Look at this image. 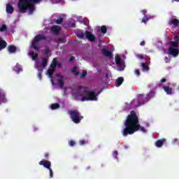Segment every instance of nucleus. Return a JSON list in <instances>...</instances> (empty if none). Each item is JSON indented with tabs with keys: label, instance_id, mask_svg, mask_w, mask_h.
Masks as SVG:
<instances>
[{
	"label": "nucleus",
	"instance_id": "nucleus-1",
	"mask_svg": "<svg viewBox=\"0 0 179 179\" xmlns=\"http://www.w3.org/2000/svg\"><path fill=\"white\" fill-rule=\"evenodd\" d=\"M125 128L122 131L123 136H128V135H133L135 132L138 131H141L142 132H146L145 127H141L139 124V118L136 115L135 110H131L130 114L127 116V120L124 122Z\"/></svg>",
	"mask_w": 179,
	"mask_h": 179
},
{
	"label": "nucleus",
	"instance_id": "nucleus-2",
	"mask_svg": "<svg viewBox=\"0 0 179 179\" xmlns=\"http://www.w3.org/2000/svg\"><path fill=\"white\" fill-rule=\"evenodd\" d=\"M42 0H19L17 3V8L20 13H26L29 5L31 3H40Z\"/></svg>",
	"mask_w": 179,
	"mask_h": 179
},
{
	"label": "nucleus",
	"instance_id": "nucleus-3",
	"mask_svg": "<svg viewBox=\"0 0 179 179\" xmlns=\"http://www.w3.org/2000/svg\"><path fill=\"white\" fill-rule=\"evenodd\" d=\"M80 96L81 101H97V95L94 91H87L85 88Z\"/></svg>",
	"mask_w": 179,
	"mask_h": 179
},
{
	"label": "nucleus",
	"instance_id": "nucleus-4",
	"mask_svg": "<svg viewBox=\"0 0 179 179\" xmlns=\"http://www.w3.org/2000/svg\"><path fill=\"white\" fill-rule=\"evenodd\" d=\"M178 36H177V40L171 42V47H169L168 50L169 55H172V57H178Z\"/></svg>",
	"mask_w": 179,
	"mask_h": 179
},
{
	"label": "nucleus",
	"instance_id": "nucleus-5",
	"mask_svg": "<svg viewBox=\"0 0 179 179\" xmlns=\"http://www.w3.org/2000/svg\"><path fill=\"white\" fill-rule=\"evenodd\" d=\"M68 114H69L71 119L74 124H79L80 121L83 120V116H82L80 113L76 110H69Z\"/></svg>",
	"mask_w": 179,
	"mask_h": 179
},
{
	"label": "nucleus",
	"instance_id": "nucleus-6",
	"mask_svg": "<svg viewBox=\"0 0 179 179\" xmlns=\"http://www.w3.org/2000/svg\"><path fill=\"white\" fill-rule=\"evenodd\" d=\"M43 40H47V37L43 34L36 35L32 41V48L34 50H38V42Z\"/></svg>",
	"mask_w": 179,
	"mask_h": 179
},
{
	"label": "nucleus",
	"instance_id": "nucleus-7",
	"mask_svg": "<svg viewBox=\"0 0 179 179\" xmlns=\"http://www.w3.org/2000/svg\"><path fill=\"white\" fill-rule=\"evenodd\" d=\"M148 99L147 98L144 97L143 95L141 94L138 97V100H133L131 101V104H134V107L136 108V107H139V106H142V104H145L147 103Z\"/></svg>",
	"mask_w": 179,
	"mask_h": 179
},
{
	"label": "nucleus",
	"instance_id": "nucleus-8",
	"mask_svg": "<svg viewBox=\"0 0 179 179\" xmlns=\"http://www.w3.org/2000/svg\"><path fill=\"white\" fill-rule=\"evenodd\" d=\"M8 101L6 100V94L0 88V104H5Z\"/></svg>",
	"mask_w": 179,
	"mask_h": 179
},
{
	"label": "nucleus",
	"instance_id": "nucleus-9",
	"mask_svg": "<svg viewBox=\"0 0 179 179\" xmlns=\"http://www.w3.org/2000/svg\"><path fill=\"white\" fill-rule=\"evenodd\" d=\"M85 38H87L91 42L96 41V36L89 31H85Z\"/></svg>",
	"mask_w": 179,
	"mask_h": 179
},
{
	"label": "nucleus",
	"instance_id": "nucleus-10",
	"mask_svg": "<svg viewBox=\"0 0 179 179\" xmlns=\"http://www.w3.org/2000/svg\"><path fill=\"white\" fill-rule=\"evenodd\" d=\"M40 166H43L45 169H51V162L48 160L43 159L39 162Z\"/></svg>",
	"mask_w": 179,
	"mask_h": 179
},
{
	"label": "nucleus",
	"instance_id": "nucleus-11",
	"mask_svg": "<svg viewBox=\"0 0 179 179\" xmlns=\"http://www.w3.org/2000/svg\"><path fill=\"white\" fill-rule=\"evenodd\" d=\"M162 89L164 90V92H165V93H166V94H169V96H173V92L172 87L165 85V86L162 87Z\"/></svg>",
	"mask_w": 179,
	"mask_h": 179
},
{
	"label": "nucleus",
	"instance_id": "nucleus-12",
	"mask_svg": "<svg viewBox=\"0 0 179 179\" xmlns=\"http://www.w3.org/2000/svg\"><path fill=\"white\" fill-rule=\"evenodd\" d=\"M101 52L106 58H113V52L108 51L107 49H101Z\"/></svg>",
	"mask_w": 179,
	"mask_h": 179
},
{
	"label": "nucleus",
	"instance_id": "nucleus-13",
	"mask_svg": "<svg viewBox=\"0 0 179 179\" xmlns=\"http://www.w3.org/2000/svg\"><path fill=\"white\" fill-rule=\"evenodd\" d=\"M51 31H52L53 33H55V34H56L57 36H58V34H59V32L61 31V27L58 26V25H53L51 28H50Z\"/></svg>",
	"mask_w": 179,
	"mask_h": 179
},
{
	"label": "nucleus",
	"instance_id": "nucleus-14",
	"mask_svg": "<svg viewBox=\"0 0 179 179\" xmlns=\"http://www.w3.org/2000/svg\"><path fill=\"white\" fill-rule=\"evenodd\" d=\"M6 13H8L9 15H12L13 12L15 11V8H13V6H12L10 3L6 4Z\"/></svg>",
	"mask_w": 179,
	"mask_h": 179
},
{
	"label": "nucleus",
	"instance_id": "nucleus-15",
	"mask_svg": "<svg viewBox=\"0 0 179 179\" xmlns=\"http://www.w3.org/2000/svg\"><path fill=\"white\" fill-rule=\"evenodd\" d=\"M165 143H166V138H162L155 141V145L156 148H162V146H163V145H164Z\"/></svg>",
	"mask_w": 179,
	"mask_h": 179
},
{
	"label": "nucleus",
	"instance_id": "nucleus-16",
	"mask_svg": "<svg viewBox=\"0 0 179 179\" xmlns=\"http://www.w3.org/2000/svg\"><path fill=\"white\" fill-rule=\"evenodd\" d=\"M115 62L117 66H124V61L119 55L115 56Z\"/></svg>",
	"mask_w": 179,
	"mask_h": 179
},
{
	"label": "nucleus",
	"instance_id": "nucleus-17",
	"mask_svg": "<svg viewBox=\"0 0 179 179\" xmlns=\"http://www.w3.org/2000/svg\"><path fill=\"white\" fill-rule=\"evenodd\" d=\"M7 50L9 52V54H15V52L17 51V48H16V46L15 45H10L8 46Z\"/></svg>",
	"mask_w": 179,
	"mask_h": 179
},
{
	"label": "nucleus",
	"instance_id": "nucleus-18",
	"mask_svg": "<svg viewBox=\"0 0 179 179\" xmlns=\"http://www.w3.org/2000/svg\"><path fill=\"white\" fill-rule=\"evenodd\" d=\"M169 24L171 26V24H173V26H175V27H178L179 20L176 18H172L171 20H169Z\"/></svg>",
	"mask_w": 179,
	"mask_h": 179
},
{
	"label": "nucleus",
	"instance_id": "nucleus-19",
	"mask_svg": "<svg viewBox=\"0 0 179 179\" xmlns=\"http://www.w3.org/2000/svg\"><path fill=\"white\" fill-rule=\"evenodd\" d=\"M8 45L6 41L1 38H0V51L5 50V48Z\"/></svg>",
	"mask_w": 179,
	"mask_h": 179
},
{
	"label": "nucleus",
	"instance_id": "nucleus-20",
	"mask_svg": "<svg viewBox=\"0 0 179 179\" xmlns=\"http://www.w3.org/2000/svg\"><path fill=\"white\" fill-rule=\"evenodd\" d=\"M124 83V78L123 77H119L116 81H115V86L116 87H120Z\"/></svg>",
	"mask_w": 179,
	"mask_h": 179
},
{
	"label": "nucleus",
	"instance_id": "nucleus-21",
	"mask_svg": "<svg viewBox=\"0 0 179 179\" xmlns=\"http://www.w3.org/2000/svg\"><path fill=\"white\" fill-rule=\"evenodd\" d=\"M156 93L153 91H150L148 94L146 95V99H148V101L150 100V99H153L155 97Z\"/></svg>",
	"mask_w": 179,
	"mask_h": 179
},
{
	"label": "nucleus",
	"instance_id": "nucleus-22",
	"mask_svg": "<svg viewBox=\"0 0 179 179\" xmlns=\"http://www.w3.org/2000/svg\"><path fill=\"white\" fill-rule=\"evenodd\" d=\"M36 8L33 5V3H31L28 6L27 10H29V15H32L33 12H34Z\"/></svg>",
	"mask_w": 179,
	"mask_h": 179
},
{
	"label": "nucleus",
	"instance_id": "nucleus-23",
	"mask_svg": "<svg viewBox=\"0 0 179 179\" xmlns=\"http://www.w3.org/2000/svg\"><path fill=\"white\" fill-rule=\"evenodd\" d=\"M29 55H31V56L32 57V59L34 61H36V59H37V58L38 57V53H37V52L34 53V52H31L29 53Z\"/></svg>",
	"mask_w": 179,
	"mask_h": 179
},
{
	"label": "nucleus",
	"instance_id": "nucleus-24",
	"mask_svg": "<svg viewBox=\"0 0 179 179\" xmlns=\"http://www.w3.org/2000/svg\"><path fill=\"white\" fill-rule=\"evenodd\" d=\"M60 106H59V103H52L50 105V108L52 110H57L58 108H59Z\"/></svg>",
	"mask_w": 179,
	"mask_h": 179
},
{
	"label": "nucleus",
	"instance_id": "nucleus-25",
	"mask_svg": "<svg viewBox=\"0 0 179 179\" xmlns=\"http://www.w3.org/2000/svg\"><path fill=\"white\" fill-rule=\"evenodd\" d=\"M149 19H150L149 17V16L144 15L143 17L142 18L141 23H144L145 24H146V23H148Z\"/></svg>",
	"mask_w": 179,
	"mask_h": 179
},
{
	"label": "nucleus",
	"instance_id": "nucleus-26",
	"mask_svg": "<svg viewBox=\"0 0 179 179\" xmlns=\"http://www.w3.org/2000/svg\"><path fill=\"white\" fill-rule=\"evenodd\" d=\"M101 33H102V34H106V33H107V27H106V25H103L101 27Z\"/></svg>",
	"mask_w": 179,
	"mask_h": 179
},
{
	"label": "nucleus",
	"instance_id": "nucleus-27",
	"mask_svg": "<svg viewBox=\"0 0 179 179\" xmlns=\"http://www.w3.org/2000/svg\"><path fill=\"white\" fill-rule=\"evenodd\" d=\"M78 37L79 38H86V32L85 33H83V32H80L77 34Z\"/></svg>",
	"mask_w": 179,
	"mask_h": 179
},
{
	"label": "nucleus",
	"instance_id": "nucleus-28",
	"mask_svg": "<svg viewBox=\"0 0 179 179\" xmlns=\"http://www.w3.org/2000/svg\"><path fill=\"white\" fill-rule=\"evenodd\" d=\"M141 66L143 68V71H149V66L146 65V64L141 63Z\"/></svg>",
	"mask_w": 179,
	"mask_h": 179
},
{
	"label": "nucleus",
	"instance_id": "nucleus-29",
	"mask_svg": "<svg viewBox=\"0 0 179 179\" xmlns=\"http://www.w3.org/2000/svg\"><path fill=\"white\" fill-rule=\"evenodd\" d=\"M54 72H55V71L54 70H52L51 69H49L48 70V74L50 78H52V76L54 75Z\"/></svg>",
	"mask_w": 179,
	"mask_h": 179
},
{
	"label": "nucleus",
	"instance_id": "nucleus-30",
	"mask_svg": "<svg viewBox=\"0 0 179 179\" xmlns=\"http://www.w3.org/2000/svg\"><path fill=\"white\" fill-rule=\"evenodd\" d=\"M48 64V61L47 59H43L42 60V62H41V66L43 67V68H45V66H47V64Z\"/></svg>",
	"mask_w": 179,
	"mask_h": 179
},
{
	"label": "nucleus",
	"instance_id": "nucleus-31",
	"mask_svg": "<svg viewBox=\"0 0 179 179\" xmlns=\"http://www.w3.org/2000/svg\"><path fill=\"white\" fill-rule=\"evenodd\" d=\"M69 146L73 148V146H75L76 145V142H75V141H73V140H70L69 141Z\"/></svg>",
	"mask_w": 179,
	"mask_h": 179
},
{
	"label": "nucleus",
	"instance_id": "nucleus-32",
	"mask_svg": "<svg viewBox=\"0 0 179 179\" xmlns=\"http://www.w3.org/2000/svg\"><path fill=\"white\" fill-rule=\"evenodd\" d=\"M62 22H64V17H60L58 20H55V23L57 24H61V23H62Z\"/></svg>",
	"mask_w": 179,
	"mask_h": 179
},
{
	"label": "nucleus",
	"instance_id": "nucleus-33",
	"mask_svg": "<svg viewBox=\"0 0 179 179\" xmlns=\"http://www.w3.org/2000/svg\"><path fill=\"white\" fill-rule=\"evenodd\" d=\"M71 72H73V73H74L76 76H78V75H79V71H78V70L75 67L72 69Z\"/></svg>",
	"mask_w": 179,
	"mask_h": 179
},
{
	"label": "nucleus",
	"instance_id": "nucleus-34",
	"mask_svg": "<svg viewBox=\"0 0 179 179\" xmlns=\"http://www.w3.org/2000/svg\"><path fill=\"white\" fill-rule=\"evenodd\" d=\"M58 85H59V87H64V80H62V79L59 80Z\"/></svg>",
	"mask_w": 179,
	"mask_h": 179
},
{
	"label": "nucleus",
	"instance_id": "nucleus-35",
	"mask_svg": "<svg viewBox=\"0 0 179 179\" xmlns=\"http://www.w3.org/2000/svg\"><path fill=\"white\" fill-rule=\"evenodd\" d=\"M8 27H6V24H3L1 27L0 28V31H6L7 30Z\"/></svg>",
	"mask_w": 179,
	"mask_h": 179
},
{
	"label": "nucleus",
	"instance_id": "nucleus-36",
	"mask_svg": "<svg viewBox=\"0 0 179 179\" xmlns=\"http://www.w3.org/2000/svg\"><path fill=\"white\" fill-rule=\"evenodd\" d=\"M58 41L59 43H62V44H65V43H66V40L65 39V38H59Z\"/></svg>",
	"mask_w": 179,
	"mask_h": 179
},
{
	"label": "nucleus",
	"instance_id": "nucleus-37",
	"mask_svg": "<svg viewBox=\"0 0 179 179\" xmlns=\"http://www.w3.org/2000/svg\"><path fill=\"white\" fill-rule=\"evenodd\" d=\"M113 156L115 159H118V151L115 150L113 152Z\"/></svg>",
	"mask_w": 179,
	"mask_h": 179
},
{
	"label": "nucleus",
	"instance_id": "nucleus-38",
	"mask_svg": "<svg viewBox=\"0 0 179 179\" xmlns=\"http://www.w3.org/2000/svg\"><path fill=\"white\" fill-rule=\"evenodd\" d=\"M87 75V71H83V73L80 76V78L83 79V78H86Z\"/></svg>",
	"mask_w": 179,
	"mask_h": 179
},
{
	"label": "nucleus",
	"instance_id": "nucleus-39",
	"mask_svg": "<svg viewBox=\"0 0 179 179\" xmlns=\"http://www.w3.org/2000/svg\"><path fill=\"white\" fill-rule=\"evenodd\" d=\"M49 170V173H50V178H52V177H54V172L52 171V169L51 168H50Z\"/></svg>",
	"mask_w": 179,
	"mask_h": 179
},
{
	"label": "nucleus",
	"instance_id": "nucleus-40",
	"mask_svg": "<svg viewBox=\"0 0 179 179\" xmlns=\"http://www.w3.org/2000/svg\"><path fill=\"white\" fill-rule=\"evenodd\" d=\"M55 68H57V65L56 64H50V69H52V71H55Z\"/></svg>",
	"mask_w": 179,
	"mask_h": 179
},
{
	"label": "nucleus",
	"instance_id": "nucleus-41",
	"mask_svg": "<svg viewBox=\"0 0 179 179\" xmlns=\"http://www.w3.org/2000/svg\"><path fill=\"white\" fill-rule=\"evenodd\" d=\"M42 76H43V71H41V72H39V73H38V79H39L40 80H41Z\"/></svg>",
	"mask_w": 179,
	"mask_h": 179
},
{
	"label": "nucleus",
	"instance_id": "nucleus-42",
	"mask_svg": "<svg viewBox=\"0 0 179 179\" xmlns=\"http://www.w3.org/2000/svg\"><path fill=\"white\" fill-rule=\"evenodd\" d=\"M136 57L139 59H145V56H143V55H138Z\"/></svg>",
	"mask_w": 179,
	"mask_h": 179
},
{
	"label": "nucleus",
	"instance_id": "nucleus-43",
	"mask_svg": "<svg viewBox=\"0 0 179 179\" xmlns=\"http://www.w3.org/2000/svg\"><path fill=\"white\" fill-rule=\"evenodd\" d=\"M52 64H53L54 65H58V61H57L56 58L53 59Z\"/></svg>",
	"mask_w": 179,
	"mask_h": 179
},
{
	"label": "nucleus",
	"instance_id": "nucleus-44",
	"mask_svg": "<svg viewBox=\"0 0 179 179\" xmlns=\"http://www.w3.org/2000/svg\"><path fill=\"white\" fill-rule=\"evenodd\" d=\"M80 145H81V146H83V145H86V141H85V140H80Z\"/></svg>",
	"mask_w": 179,
	"mask_h": 179
},
{
	"label": "nucleus",
	"instance_id": "nucleus-45",
	"mask_svg": "<svg viewBox=\"0 0 179 179\" xmlns=\"http://www.w3.org/2000/svg\"><path fill=\"white\" fill-rule=\"evenodd\" d=\"M141 12L144 16H147L146 14L148 13V11L146 10H141Z\"/></svg>",
	"mask_w": 179,
	"mask_h": 179
},
{
	"label": "nucleus",
	"instance_id": "nucleus-46",
	"mask_svg": "<svg viewBox=\"0 0 179 179\" xmlns=\"http://www.w3.org/2000/svg\"><path fill=\"white\" fill-rule=\"evenodd\" d=\"M15 71L16 72H17V73H19V72H20V71H22V69L19 68V66H15Z\"/></svg>",
	"mask_w": 179,
	"mask_h": 179
},
{
	"label": "nucleus",
	"instance_id": "nucleus-47",
	"mask_svg": "<svg viewBox=\"0 0 179 179\" xmlns=\"http://www.w3.org/2000/svg\"><path fill=\"white\" fill-rule=\"evenodd\" d=\"M164 61L166 64H168V62H170V59H169V57H164Z\"/></svg>",
	"mask_w": 179,
	"mask_h": 179
},
{
	"label": "nucleus",
	"instance_id": "nucleus-48",
	"mask_svg": "<svg viewBox=\"0 0 179 179\" xmlns=\"http://www.w3.org/2000/svg\"><path fill=\"white\" fill-rule=\"evenodd\" d=\"M135 73L137 75V76H139V75H141V72L138 69L135 70Z\"/></svg>",
	"mask_w": 179,
	"mask_h": 179
},
{
	"label": "nucleus",
	"instance_id": "nucleus-49",
	"mask_svg": "<svg viewBox=\"0 0 179 179\" xmlns=\"http://www.w3.org/2000/svg\"><path fill=\"white\" fill-rule=\"evenodd\" d=\"M160 82H161V83H164L167 82V79L162 78V79H161Z\"/></svg>",
	"mask_w": 179,
	"mask_h": 179
},
{
	"label": "nucleus",
	"instance_id": "nucleus-50",
	"mask_svg": "<svg viewBox=\"0 0 179 179\" xmlns=\"http://www.w3.org/2000/svg\"><path fill=\"white\" fill-rule=\"evenodd\" d=\"M48 54H50V49L45 50V55H47Z\"/></svg>",
	"mask_w": 179,
	"mask_h": 179
},
{
	"label": "nucleus",
	"instance_id": "nucleus-51",
	"mask_svg": "<svg viewBox=\"0 0 179 179\" xmlns=\"http://www.w3.org/2000/svg\"><path fill=\"white\" fill-rule=\"evenodd\" d=\"M59 2H65V0H57V1H56V3H59Z\"/></svg>",
	"mask_w": 179,
	"mask_h": 179
},
{
	"label": "nucleus",
	"instance_id": "nucleus-52",
	"mask_svg": "<svg viewBox=\"0 0 179 179\" xmlns=\"http://www.w3.org/2000/svg\"><path fill=\"white\" fill-rule=\"evenodd\" d=\"M140 45H141L142 47H143V45H145V41L141 42Z\"/></svg>",
	"mask_w": 179,
	"mask_h": 179
},
{
	"label": "nucleus",
	"instance_id": "nucleus-53",
	"mask_svg": "<svg viewBox=\"0 0 179 179\" xmlns=\"http://www.w3.org/2000/svg\"><path fill=\"white\" fill-rule=\"evenodd\" d=\"M44 157L45 159H48V153H45V155H44Z\"/></svg>",
	"mask_w": 179,
	"mask_h": 179
},
{
	"label": "nucleus",
	"instance_id": "nucleus-54",
	"mask_svg": "<svg viewBox=\"0 0 179 179\" xmlns=\"http://www.w3.org/2000/svg\"><path fill=\"white\" fill-rule=\"evenodd\" d=\"M73 60H75V57H71L70 58V61L72 62V61H73Z\"/></svg>",
	"mask_w": 179,
	"mask_h": 179
},
{
	"label": "nucleus",
	"instance_id": "nucleus-55",
	"mask_svg": "<svg viewBox=\"0 0 179 179\" xmlns=\"http://www.w3.org/2000/svg\"><path fill=\"white\" fill-rule=\"evenodd\" d=\"M57 66H58V68H61V64L57 62Z\"/></svg>",
	"mask_w": 179,
	"mask_h": 179
},
{
	"label": "nucleus",
	"instance_id": "nucleus-56",
	"mask_svg": "<svg viewBox=\"0 0 179 179\" xmlns=\"http://www.w3.org/2000/svg\"><path fill=\"white\" fill-rule=\"evenodd\" d=\"M172 2H179V0H172Z\"/></svg>",
	"mask_w": 179,
	"mask_h": 179
},
{
	"label": "nucleus",
	"instance_id": "nucleus-57",
	"mask_svg": "<svg viewBox=\"0 0 179 179\" xmlns=\"http://www.w3.org/2000/svg\"><path fill=\"white\" fill-rule=\"evenodd\" d=\"M83 87L82 85L78 86V89H83Z\"/></svg>",
	"mask_w": 179,
	"mask_h": 179
},
{
	"label": "nucleus",
	"instance_id": "nucleus-58",
	"mask_svg": "<svg viewBox=\"0 0 179 179\" xmlns=\"http://www.w3.org/2000/svg\"><path fill=\"white\" fill-rule=\"evenodd\" d=\"M106 78H108V74H106Z\"/></svg>",
	"mask_w": 179,
	"mask_h": 179
},
{
	"label": "nucleus",
	"instance_id": "nucleus-59",
	"mask_svg": "<svg viewBox=\"0 0 179 179\" xmlns=\"http://www.w3.org/2000/svg\"><path fill=\"white\" fill-rule=\"evenodd\" d=\"M52 85H55V84H54V82H52Z\"/></svg>",
	"mask_w": 179,
	"mask_h": 179
}]
</instances>
